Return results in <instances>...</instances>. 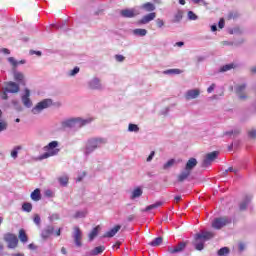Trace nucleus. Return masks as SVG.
Returning <instances> with one entry per match:
<instances>
[{
    "label": "nucleus",
    "mask_w": 256,
    "mask_h": 256,
    "mask_svg": "<svg viewBox=\"0 0 256 256\" xmlns=\"http://www.w3.org/2000/svg\"><path fill=\"white\" fill-rule=\"evenodd\" d=\"M120 13L122 17H126V18H133L135 17V15H137V13H135V10L133 9H124Z\"/></svg>",
    "instance_id": "23"
},
{
    "label": "nucleus",
    "mask_w": 256,
    "mask_h": 256,
    "mask_svg": "<svg viewBox=\"0 0 256 256\" xmlns=\"http://www.w3.org/2000/svg\"><path fill=\"white\" fill-rule=\"evenodd\" d=\"M181 19H183V13L178 12L174 17V21H175V23H179V21H181Z\"/></svg>",
    "instance_id": "46"
},
{
    "label": "nucleus",
    "mask_w": 256,
    "mask_h": 256,
    "mask_svg": "<svg viewBox=\"0 0 256 256\" xmlns=\"http://www.w3.org/2000/svg\"><path fill=\"white\" fill-rule=\"evenodd\" d=\"M121 230V225L114 226L110 231L106 232L103 237H115L117 233Z\"/></svg>",
    "instance_id": "20"
},
{
    "label": "nucleus",
    "mask_w": 256,
    "mask_h": 256,
    "mask_svg": "<svg viewBox=\"0 0 256 256\" xmlns=\"http://www.w3.org/2000/svg\"><path fill=\"white\" fill-rule=\"evenodd\" d=\"M58 181H59L60 185L65 187V186H67V183H69V177L62 176V177L58 178Z\"/></svg>",
    "instance_id": "44"
},
{
    "label": "nucleus",
    "mask_w": 256,
    "mask_h": 256,
    "mask_svg": "<svg viewBox=\"0 0 256 256\" xmlns=\"http://www.w3.org/2000/svg\"><path fill=\"white\" fill-rule=\"evenodd\" d=\"M59 142L52 141L44 147L46 152L40 156V159H49V157H55L59 153Z\"/></svg>",
    "instance_id": "1"
},
{
    "label": "nucleus",
    "mask_w": 256,
    "mask_h": 256,
    "mask_svg": "<svg viewBox=\"0 0 256 256\" xmlns=\"http://www.w3.org/2000/svg\"><path fill=\"white\" fill-rule=\"evenodd\" d=\"M213 91H215V84H212V85L207 89V93H213Z\"/></svg>",
    "instance_id": "58"
},
{
    "label": "nucleus",
    "mask_w": 256,
    "mask_h": 256,
    "mask_svg": "<svg viewBox=\"0 0 256 256\" xmlns=\"http://www.w3.org/2000/svg\"><path fill=\"white\" fill-rule=\"evenodd\" d=\"M215 237V232L213 231H202L196 234V241H211Z\"/></svg>",
    "instance_id": "7"
},
{
    "label": "nucleus",
    "mask_w": 256,
    "mask_h": 256,
    "mask_svg": "<svg viewBox=\"0 0 256 256\" xmlns=\"http://www.w3.org/2000/svg\"><path fill=\"white\" fill-rule=\"evenodd\" d=\"M5 129H7V123L0 122V133H1V131H5Z\"/></svg>",
    "instance_id": "55"
},
{
    "label": "nucleus",
    "mask_w": 256,
    "mask_h": 256,
    "mask_svg": "<svg viewBox=\"0 0 256 256\" xmlns=\"http://www.w3.org/2000/svg\"><path fill=\"white\" fill-rule=\"evenodd\" d=\"M14 79L18 81V83H23V80L25 79V76L21 72H15L14 73Z\"/></svg>",
    "instance_id": "40"
},
{
    "label": "nucleus",
    "mask_w": 256,
    "mask_h": 256,
    "mask_svg": "<svg viewBox=\"0 0 256 256\" xmlns=\"http://www.w3.org/2000/svg\"><path fill=\"white\" fill-rule=\"evenodd\" d=\"M195 167H197V159L190 158L186 163L185 169L191 173Z\"/></svg>",
    "instance_id": "19"
},
{
    "label": "nucleus",
    "mask_w": 256,
    "mask_h": 256,
    "mask_svg": "<svg viewBox=\"0 0 256 256\" xmlns=\"http://www.w3.org/2000/svg\"><path fill=\"white\" fill-rule=\"evenodd\" d=\"M153 157H155V151H152L151 153H150V155L148 156V158H147V161L149 162V161H152L153 160Z\"/></svg>",
    "instance_id": "60"
},
{
    "label": "nucleus",
    "mask_w": 256,
    "mask_h": 256,
    "mask_svg": "<svg viewBox=\"0 0 256 256\" xmlns=\"http://www.w3.org/2000/svg\"><path fill=\"white\" fill-rule=\"evenodd\" d=\"M188 19H190V21H197L198 17L196 16V14H194L193 11H189L188 12Z\"/></svg>",
    "instance_id": "45"
},
{
    "label": "nucleus",
    "mask_w": 256,
    "mask_h": 256,
    "mask_svg": "<svg viewBox=\"0 0 256 256\" xmlns=\"http://www.w3.org/2000/svg\"><path fill=\"white\" fill-rule=\"evenodd\" d=\"M33 221L35 224L41 225V216H39V214H35Z\"/></svg>",
    "instance_id": "48"
},
{
    "label": "nucleus",
    "mask_w": 256,
    "mask_h": 256,
    "mask_svg": "<svg viewBox=\"0 0 256 256\" xmlns=\"http://www.w3.org/2000/svg\"><path fill=\"white\" fill-rule=\"evenodd\" d=\"M155 17H157V13L155 12H151L147 15H144L139 21L138 24L139 25H147V23H151V21H153L155 19Z\"/></svg>",
    "instance_id": "12"
},
{
    "label": "nucleus",
    "mask_w": 256,
    "mask_h": 256,
    "mask_svg": "<svg viewBox=\"0 0 256 256\" xmlns=\"http://www.w3.org/2000/svg\"><path fill=\"white\" fill-rule=\"evenodd\" d=\"M18 239L21 241V243H27V241H29V237L27 236L25 229L19 230Z\"/></svg>",
    "instance_id": "25"
},
{
    "label": "nucleus",
    "mask_w": 256,
    "mask_h": 256,
    "mask_svg": "<svg viewBox=\"0 0 256 256\" xmlns=\"http://www.w3.org/2000/svg\"><path fill=\"white\" fill-rule=\"evenodd\" d=\"M87 123H91V120H83L81 118H72L66 120L62 123V127H83L87 125Z\"/></svg>",
    "instance_id": "3"
},
{
    "label": "nucleus",
    "mask_w": 256,
    "mask_h": 256,
    "mask_svg": "<svg viewBox=\"0 0 256 256\" xmlns=\"http://www.w3.org/2000/svg\"><path fill=\"white\" fill-rule=\"evenodd\" d=\"M239 17H241V13L238 10H231L228 12L226 19L228 21H231V20L237 21Z\"/></svg>",
    "instance_id": "17"
},
{
    "label": "nucleus",
    "mask_w": 256,
    "mask_h": 256,
    "mask_svg": "<svg viewBox=\"0 0 256 256\" xmlns=\"http://www.w3.org/2000/svg\"><path fill=\"white\" fill-rule=\"evenodd\" d=\"M55 231V228H53V226H48L46 227L42 233H41V237L42 239H49L51 237V235H53V232Z\"/></svg>",
    "instance_id": "16"
},
{
    "label": "nucleus",
    "mask_w": 256,
    "mask_h": 256,
    "mask_svg": "<svg viewBox=\"0 0 256 256\" xmlns=\"http://www.w3.org/2000/svg\"><path fill=\"white\" fill-rule=\"evenodd\" d=\"M191 175V172H189V170H184L182 171L178 176H177V180L179 181V183H183V181H185L186 179H189V176Z\"/></svg>",
    "instance_id": "22"
},
{
    "label": "nucleus",
    "mask_w": 256,
    "mask_h": 256,
    "mask_svg": "<svg viewBox=\"0 0 256 256\" xmlns=\"http://www.w3.org/2000/svg\"><path fill=\"white\" fill-rule=\"evenodd\" d=\"M0 53H4V55H11V51L7 48L0 49Z\"/></svg>",
    "instance_id": "53"
},
{
    "label": "nucleus",
    "mask_w": 256,
    "mask_h": 256,
    "mask_svg": "<svg viewBox=\"0 0 256 256\" xmlns=\"http://www.w3.org/2000/svg\"><path fill=\"white\" fill-rule=\"evenodd\" d=\"M4 89L8 93H19V91H20L19 84L15 83L13 81L6 82Z\"/></svg>",
    "instance_id": "10"
},
{
    "label": "nucleus",
    "mask_w": 256,
    "mask_h": 256,
    "mask_svg": "<svg viewBox=\"0 0 256 256\" xmlns=\"http://www.w3.org/2000/svg\"><path fill=\"white\" fill-rule=\"evenodd\" d=\"M103 143H105V140H103L101 138H93V139L88 140L87 145H86L85 154L89 155V154L93 153V151H95V149H97V147H101V145H103Z\"/></svg>",
    "instance_id": "2"
},
{
    "label": "nucleus",
    "mask_w": 256,
    "mask_h": 256,
    "mask_svg": "<svg viewBox=\"0 0 256 256\" xmlns=\"http://www.w3.org/2000/svg\"><path fill=\"white\" fill-rule=\"evenodd\" d=\"M90 89H99L101 87V81L99 79L94 78L90 83H89Z\"/></svg>",
    "instance_id": "28"
},
{
    "label": "nucleus",
    "mask_w": 256,
    "mask_h": 256,
    "mask_svg": "<svg viewBox=\"0 0 256 256\" xmlns=\"http://www.w3.org/2000/svg\"><path fill=\"white\" fill-rule=\"evenodd\" d=\"M194 247L197 251H203V249H205V241L195 238Z\"/></svg>",
    "instance_id": "26"
},
{
    "label": "nucleus",
    "mask_w": 256,
    "mask_h": 256,
    "mask_svg": "<svg viewBox=\"0 0 256 256\" xmlns=\"http://www.w3.org/2000/svg\"><path fill=\"white\" fill-rule=\"evenodd\" d=\"M44 195H45V197H53V191H51V190H46V191L44 192Z\"/></svg>",
    "instance_id": "57"
},
{
    "label": "nucleus",
    "mask_w": 256,
    "mask_h": 256,
    "mask_svg": "<svg viewBox=\"0 0 256 256\" xmlns=\"http://www.w3.org/2000/svg\"><path fill=\"white\" fill-rule=\"evenodd\" d=\"M231 69H239V64L232 62L230 64L225 65V71H231Z\"/></svg>",
    "instance_id": "41"
},
{
    "label": "nucleus",
    "mask_w": 256,
    "mask_h": 256,
    "mask_svg": "<svg viewBox=\"0 0 256 256\" xmlns=\"http://www.w3.org/2000/svg\"><path fill=\"white\" fill-rule=\"evenodd\" d=\"M8 61L11 63V65H13V67H17V60H15V58L9 57Z\"/></svg>",
    "instance_id": "51"
},
{
    "label": "nucleus",
    "mask_w": 256,
    "mask_h": 256,
    "mask_svg": "<svg viewBox=\"0 0 256 256\" xmlns=\"http://www.w3.org/2000/svg\"><path fill=\"white\" fill-rule=\"evenodd\" d=\"M51 105H53V100L51 99H44L42 101H40L33 109H32V113L34 115H37L39 113H41V111H43V109H49V107H51Z\"/></svg>",
    "instance_id": "4"
},
{
    "label": "nucleus",
    "mask_w": 256,
    "mask_h": 256,
    "mask_svg": "<svg viewBox=\"0 0 256 256\" xmlns=\"http://www.w3.org/2000/svg\"><path fill=\"white\" fill-rule=\"evenodd\" d=\"M183 71L181 69L175 68V69H169L164 71L165 75H181Z\"/></svg>",
    "instance_id": "32"
},
{
    "label": "nucleus",
    "mask_w": 256,
    "mask_h": 256,
    "mask_svg": "<svg viewBox=\"0 0 256 256\" xmlns=\"http://www.w3.org/2000/svg\"><path fill=\"white\" fill-rule=\"evenodd\" d=\"M243 43H245V39L241 38L238 41H234V42L226 41L225 45H234V47H239V45H243Z\"/></svg>",
    "instance_id": "37"
},
{
    "label": "nucleus",
    "mask_w": 256,
    "mask_h": 256,
    "mask_svg": "<svg viewBox=\"0 0 256 256\" xmlns=\"http://www.w3.org/2000/svg\"><path fill=\"white\" fill-rule=\"evenodd\" d=\"M250 73H252V75H256V66L250 68Z\"/></svg>",
    "instance_id": "63"
},
{
    "label": "nucleus",
    "mask_w": 256,
    "mask_h": 256,
    "mask_svg": "<svg viewBox=\"0 0 256 256\" xmlns=\"http://www.w3.org/2000/svg\"><path fill=\"white\" fill-rule=\"evenodd\" d=\"M31 95V92L29 91V89L25 90V95L22 97V102L25 105V107H31V105H33V103L31 102V99L29 98Z\"/></svg>",
    "instance_id": "18"
},
{
    "label": "nucleus",
    "mask_w": 256,
    "mask_h": 256,
    "mask_svg": "<svg viewBox=\"0 0 256 256\" xmlns=\"http://www.w3.org/2000/svg\"><path fill=\"white\" fill-rule=\"evenodd\" d=\"M161 205H163V202H156L154 204L147 206L143 211H151L153 209H157V207H161Z\"/></svg>",
    "instance_id": "38"
},
{
    "label": "nucleus",
    "mask_w": 256,
    "mask_h": 256,
    "mask_svg": "<svg viewBox=\"0 0 256 256\" xmlns=\"http://www.w3.org/2000/svg\"><path fill=\"white\" fill-rule=\"evenodd\" d=\"M225 227H230V228H233L235 227V218L232 217H226L225 218Z\"/></svg>",
    "instance_id": "33"
},
{
    "label": "nucleus",
    "mask_w": 256,
    "mask_h": 256,
    "mask_svg": "<svg viewBox=\"0 0 256 256\" xmlns=\"http://www.w3.org/2000/svg\"><path fill=\"white\" fill-rule=\"evenodd\" d=\"M4 241L8 243V249H15L19 245V239L13 233H6L4 235Z\"/></svg>",
    "instance_id": "5"
},
{
    "label": "nucleus",
    "mask_w": 256,
    "mask_h": 256,
    "mask_svg": "<svg viewBox=\"0 0 256 256\" xmlns=\"http://www.w3.org/2000/svg\"><path fill=\"white\" fill-rule=\"evenodd\" d=\"M21 149H22L21 146L14 147V149L11 151V157L13 159H17V155H18L19 151H21Z\"/></svg>",
    "instance_id": "43"
},
{
    "label": "nucleus",
    "mask_w": 256,
    "mask_h": 256,
    "mask_svg": "<svg viewBox=\"0 0 256 256\" xmlns=\"http://www.w3.org/2000/svg\"><path fill=\"white\" fill-rule=\"evenodd\" d=\"M217 157H219V152L217 151H213L206 154L204 157V160L202 161L201 167L203 168L209 167V165H211V163H213V161H215Z\"/></svg>",
    "instance_id": "6"
},
{
    "label": "nucleus",
    "mask_w": 256,
    "mask_h": 256,
    "mask_svg": "<svg viewBox=\"0 0 256 256\" xmlns=\"http://www.w3.org/2000/svg\"><path fill=\"white\" fill-rule=\"evenodd\" d=\"M133 33L134 35H138L139 37H145V35H147V30L138 28V29H134Z\"/></svg>",
    "instance_id": "36"
},
{
    "label": "nucleus",
    "mask_w": 256,
    "mask_h": 256,
    "mask_svg": "<svg viewBox=\"0 0 256 256\" xmlns=\"http://www.w3.org/2000/svg\"><path fill=\"white\" fill-rule=\"evenodd\" d=\"M128 221H134L135 220V215L131 214L127 218Z\"/></svg>",
    "instance_id": "64"
},
{
    "label": "nucleus",
    "mask_w": 256,
    "mask_h": 256,
    "mask_svg": "<svg viewBox=\"0 0 256 256\" xmlns=\"http://www.w3.org/2000/svg\"><path fill=\"white\" fill-rule=\"evenodd\" d=\"M227 33H229V35H243L245 29L241 26L228 27Z\"/></svg>",
    "instance_id": "15"
},
{
    "label": "nucleus",
    "mask_w": 256,
    "mask_h": 256,
    "mask_svg": "<svg viewBox=\"0 0 256 256\" xmlns=\"http://www.w3.org/2000/svg\"><path fill=\"white\" fill-rule=\"evenodd\" d=\"M103 251H105V246H97L90 252V255H100V253H103Z\"/></svg>",
    "instance_id": "31"
},
{
    "label": "nucleus",
    "mask_w": 256,
    "mask_h": 256,
    "mask_svg": "<svg viewBox=\"0 0 256 256\" xmlns=\"http://www.w3.org/2000/svg\"><path fill=\"white\" fill-rule=\"evenodd\" d=\"M218 255H219V256L225 255V247H222V248L218 251Z\"/></svg>",
    "instance_id": "62"
},
{
    "label": "nucleus",
    "mask_w": 256,
    "mask_h": 256,
    "mask_svg": "<svg viewBox=\"0 0 256 256\" xmlns=\"http://www.w3.org/2000/svg\"><path fill=\"white\" fill-rule=\"evenodd\" d=\"M185 247H187L186 242H180L174 247H168V253L175 255V253H181V251H185Z\"/></svg>",
    "instance_id": "11"
},
{
    "label": "nucleus",
    "mask_w": 256,
    "mask_h": 256,
    "mask_svg": "<svg viewBox=\"0 0 256 256\" xmlns=\"http://www.w3.org/2000/svg\"><path fill=\"white\" fill-rule=\"evenodd\" d=\"M101 227L100 226H96L95 228L92 229V231L89 234V241H93V239H95V237H97V235H99V231H100Z\"/></svg>",
    "instance_id": "27"
},
{
    "label": "nucleus",
    "mask_w": 256,
    "mask_h": 256,
    "mask_svg": "<svg viewBox=\"0 0 256 256\" xmlns=\"http://www.w3.org/2000/svg\"><path fill=\"white\" fill-rule=\"evenodd\" d=\"M200 91L198 89L188 90L186 93V99L189 101L191 99H197V96L200 95Z\"/></svg>",
    "instance_id": "21"
},
{
    "label": "nucleus",
    "mask_w": 256,
    "mask_h": 256,
    "mask_svg": "<svg viewBox=\"0 0 256 256\" xmlns=\"http://www.w3.org/2000/svg\"><path fill=\"white\" fill-rule=\"evenodd\" d=\"M253 199L252 195H246L242 201L239 203V211H246L247 207H249V204L251 203V200Z\"/></svg>",
    "instance_id": "14"
},
{
    "label": "nucleus",
    "mask_w": 256,
    "mask_h": 256,
    "mask_svg": "<svg viewBox=\"0 0 256 256\" xmlns=\"http://www.w3.org/2000/svg\"><path fill=\"white\" fill-rule=\"evenodd\" d=\"M23 211H26V213H31L33 211V204L26 202L22 205Z\"/></svg>",
    "instance_id": "39"
},
{
    "label": "nucleus",
    "mask_w": 256,
    "mask_h": 256,
    "mask_svg": "<svg viewBox=\"0 0 256 256\" xmlns=\"http://www.w3.org/2000/svg\"><path fill=\"white\" fill-rule=\"evenodd\" d=\"M143 195V190L141 188H135L132 192L131 199H137Z\"/></svg>",
    "instance_id": "34"
},
{
    "label": "nucleus",
    "mask_w": 256,
    "mask_h": 256,
    "mask_svg": "<svg viewBox=\"0 0 256 256\" xmlns=\"http://www.w3.org/2000/svg\"><path fill=\"white\" fill-rule=\"evenodd\" d=\"M142 9H145L148 13H151V11H155V4L151 2L144 3L142 5Z\"/></svg>",
    "instance_id": "29"
},
{
    "label": "nucleus",
    "mask_w": 256,
    "mask_h": 256,
    "mask_svg": "<svg viewBox=\"0 0 256 256\" xmlns=\"http://www.w3.org/2000/svg\"><path fill=\"white\" fill-rule=\"evenodd\" d=\"M212 229L219 231L225 227V218H215L211 224Z\"/></svg>",
    "instance_id": "13"
},
{
    "label": "nucleus",
    "mask_w": 256,
    "mask_h": 256,
    "mask_svg": "<svg viewBox=\"0 0 256 256\" xmlns=\"http://www.w3.org/2000/svg\"><path fill=\"white\" fill-rule=\"evenodd\" d=\"M7 90H4V92L1 95V99H3L4 101H7V99H9V96L7 95Z\"/></svg>",
    "instance_id": "56"
},
{
    "label": "nucleus",
    "mask_w": 256,
    "mask_h": 256,
    "mask_svg": "<svg viewBox=\"0 0 256 256\" xmlns=\"http://www.w3.org/2000/svg\"><path fill=\"white\" fill-rule=\"evenodd\" d=\"M156 25H157V27H159V29H161V27H163L165 25V21H163V19H161V18H158L156 20Z\"/></svg>",
    "instance_id": "49"
},
{
    "label": "nucleus",
    "mask_w": 256,
    "mask_h": 256,
    "mask_svg": "<svg viewBox=\"0 0 256 256\" xmlns=\"http://www.w3.org/2000/svg\"><path fill=\"white\" fill-rule=\"evenodd\" d=\"M245 89H247V84H245V83L235 86V93H236L238 99H240V101H245V99H247V95L245 93H243L245 91Z\"/></svg>",
    "instance_id": "9"
},
{
    "label": "nucleus",
    "mask_w": 256,
    "mask_h": 256,
    "mask_svg": "<svg viewBox=\"0 0 256 256\" xmlns=\"http://www.w3.org/2000/svg\"><path fill=\"white\" fill-rule=\"evenodd\" d=\"M248 136L251 138V139H256V130H252L248 133Z\"/></svg>",
    "instance_id": "54"
},
{
    "label": "nucleus",
    "mask_w": 256,
    "mask_h": 256,
    "mask_svg": "<svg viewBox=\"0 0 256 256\" xmlns=\"http://www.w3.org/2000/svg\"><path fill=\"white\" fill-rule=\"evenodd\" d=\"M175 165V160L171 159L166 164H164V169H169V167H173Z\"/></svg>",
    "instance_id": "47"
},
{
    "label": "nucleus",
    "mask_w": 256,
    "mask_h": 256,
    "mask_svg": "<svg viewBox=\"0 0 256 256\" xmlns=\"http://www.w3.org/2000/svg\"><path fill=\"white\" fill-rule=\"evenodd\" d=\"M115 59L118 61V63H123V61H125V56L117 54Z\"/></svg>",
    "instance_id": "50"
},
{
    "label": "nucleus",
    "mask_w": 256,
    "mask_h": 256,
    "mask_svg": "<svg viewBox=\"0 0 256 256\" xmlns=\"http://www.w3.org/2000/svg\"><path fill=\"white\" fill-rule=\"evenodd\" d=\"M238 249H239L240 253L243 252V251H245V244L240 243V244L238 245Z\"/></svg>",
    "instance_id": "59"
},
{
    "label": "nucleus",
    "mask_w": 256,
    "mask_h": 256,
    "mask_svg": "<svg viewBox=\"0 0 256 256\" xmlns=\"http://www.w3.org/2000/svg\"><path fill=\"white\" fill-rule=\"evenodd\" d=\"M77 73H79V67H75V68L71 71L70 75H77Z\"/></svg>",
    "instance_id": "61"
},
{
    "label": "nucleus",
    "mask_w": 256,
    "mask_h": 256,
    "mask_svg": "<svg viewBox=\"0 0 256 256\" xmlns=\"http://www.w3.org/2000/svg\"><path fill=\"white\" fill-rule=\"evenodd\" d=\"M161 243H163V237H157L151 242H149L148 245H150L151 247H159Z\"/></svg>",
    "instance_id": "30"
},
{
    "label": "nucleus",
    "mask_w": 256,
    "mask_h": 256,
    "mask_svg": "<svg viewBox=\"0 0 256 256\" xmlns=\"http://www.w3.org/2000/svg\"><path fill=\"white\" fill-rule=\"evenodd\" d=\"M128 131H130V133H139V126L136 124H129Z\"/></svg>",
    "instance_id": "42"
},
{
    "label": "nucleus",
    "mask_w": 256,
    "mask_h": 256,
    "mask_svg": "<svg viewBox=\"0 0 256 256\" xmlns=\"http://www.w3.org/2000/svg\"><path fill=\"white\" fill-rule=\"evenodd\" d=\"M73 237L76 247H83V243L81 242L83 240V232H81L79 227H74Z\"/></svg>",
    "instance_id": "8"
},
{
    "label": "nucleus",
    "mask_w": 256,
    "mask_h": 256,
    "mask_svg": "<svg viewBox=\"0 0 256 256\" xmlns=\"http://www.w3.org/2000/svg\"><path fill=\"white\" fill-rule=\"evenodd\" d=\"M239 133H241V131L239 129L235 128L234 130L226 131L225 135L228 137H233V139H235V137H237V135H239Z\"/></svg>",
    "instance_id": "35"
},
{
    "label": "nucleus",
    "mask_w": 256,
    "mask_h": 256,
    "mask_svg": "<svg viewBox=\"0 0 256 256\" xmlns=\"http://www.w3.org/2000/svg\"><path fill=\"white\" fill-rule=\"evenodd\" d=\"M219 29H223L225 27V19L221 18L219 23H218Z\"/></svg>",
    "instance_id": "52"
},
{
    "label": "nucleus",
    "mask_w": 256,
    "mask_h": 256,
    "mask_svg": "<svg viewBox=\"0 0 256 256\" xmlns=\"http://www.w3.org/2000/svg\"><path fill=\"white\" fill-rule=\"evenodd\" d=\"M30 197L32 201H41V189L36 188L31 194Z\"/></svg>",
    "instance_id": "24"
}]
</instances>
